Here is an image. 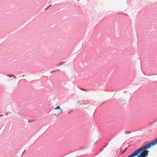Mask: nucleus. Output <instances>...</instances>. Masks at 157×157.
Listing matches in <instances>:
<instances>
[{
    "label": "nucleus",
    "instance_id": "nucleus-1",
    "mask_svg": "<svg viewBox=\"0 0 157 157\" xmlns=\"http://www.w3.org/2000/svg\"><path fill=\"white\" fill-rule=\"evenodd\" d=\"M54 109L55 110H59L58 112H56V113L54 114V115L58 116L59 115L62 114L63 112L62 109L60 108V106H57V107L55 108Z\"/></svg>",
    "mask_w": 157,
    "mask_h": 157
},
{
    "label": "nucleus",
    "instance_id": "nucleus-2",
    "mask_svg": "<svg viewBox=\"0 0 157 157\" xmlns=\"http://www.w3.org/2000/svg\"><path fill=\"white\" fill-rule=\"evenodd\" d=\"M157 144V137L154 140L152 141L149 143V148L151 146H153Z\"/></svg>",
    "mask_w": 157,
    "mask_h": 157
},
{
    "label": "nucleus",
    "instance_id": "nucleus-3",
    "mask_svg": "<svg viewBox=\"0 0 157 157\" xmlns=\"http://www.w3.org/2000/svg\"><path fill=\"white\" fill-rule=\"evenodd\" d=\"M23 76V77H24V76H25V75H23V76Z\"/></svg>",
    "mask_w": 157,
    "mask_h": 157
}]
</instances>
